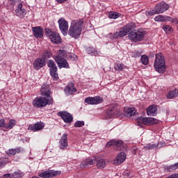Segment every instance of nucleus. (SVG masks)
I'll list each match as a JSON object with an SVG mask.
<instances>
[{"label":"nucleus","mask_w":178,"mask_h":178,"mask_svg":"<svg viewBox=\"0 0 178 178\" xmlns=\"http://www.w3.org/2000/svg\"><path fill=\"white\" fill-rule=\"evenodd\" d=\"M41 95L46 97V98L42 97H36L33 101V106H36V108H44V106H47V105L54 104V99L51 97V90L49 89V86L47 85H43L42 86Z\"/></svg>","instance_id":"1"},{"label":"nucleus","mask_w":178,"mask_h":178,"mask_svg":"<svg viewBox=\"0 0 178 178\" xmlns=\"http://www.w3.org/2000/svg\"><path fill=\"white\" fill-rule=\"evenodd\" d=\"M84 21L82 19L72 20L68 30V35L72 38H79L81 35Z\"/></svg>","instance_id":"2"},{"label":"nucleus","mask_w":178,"mask_h":178,"mask_svg":"<svg viewBox=\"0 0 178 178\" xmlns=\"http://www.w3.org/2000/svg\"><path fill=\"white\" fill-rule=\"evenodd\" d=\"M165 63L163 54H162V53L156 54L154 67L158 73H165V72H166Z\"/></svg>","instance_id":"3"},{"label":"nucleus","mask_w":178,"mask_h":178,"mask_svg":"<svg viewBox=\"0 0 178 178\" xmlns=\"http://www.w3.org/2000/svg\"><path fill=\"white\" fill-rule=\"evenodd\" d=\"M45 34L53 44H62V38H60V35L58 32L53 31L49 28H46Z\"/></svg>","instance_id":"4"},{"label":"nucleus","mask_w":178,"mask_h":178,"mask_svg":"<svg viewBox=\"0 0 178 178\" xmlns=\"http://www.w3.org/2000/svg\"><path fill=\"white\" fill-rule=\"evenodd\" d=\"M145 34H147V32L144 31H132L129 33L128 37L131 41H133L134 42H138V41L144 40Z\"/></svg>","instance_id":"5"},{"label":"nucleus","mask_w":178,"mask_h":178,"mask_svg":"<svg viewBox=\"0 0 178 178\" xmlns=\"http://www.w3.org/2000/svg\"><path fill=\"white\" fill-rule=\"evenodd\" d=\"M158 120L154 118H143L140 117L136 119L138 126H153V124H158Z\"/></svg>","instance_id":"6"},{"label":"nucleus","mask_w":178,"mask_h":178,"mask_svg":"<svg viewBox=\"0 0 178 178\" xmlns=\"http://www.w3.org/2000/svg\"><path fill=\"white\" fill-rule=\"evenodd\" d=\"M133 30V25L131 24H128L123 28L120 29L118 32H115L113 34V38H119V37H124L127 35L130 31Z\"/></svg>","instance_id":"7"},{"label":"nucleus","mask_w":178,"mask_h":178,"mask_svg":"<svg viewBox=\"0 0 178 178\" xmlns=\"http://www.w3.org/2000/svg\"><path fill=\"white\" fill-rule=\"evenodd\" d=\"M107 115L110 118H118L120 115V106L116 104L110 106L107 111Z\"/></svg>","instance_id":"8"},{"label":"nucleus","mask_w":178,"mask_h":178,"mask_svg":"<svg viewBox=\"0 0 178 178\" xmlns=\"http://www.w3.org/2000/svg\"><path fill=\"white\" fill-rule=\"evenodd\" d=\"M59 29L63 35H67V30H69V23L64 18H60L58 21Z\"/></svg>","instance_id":"9"},{"label":"nucleus","mask_w":178,"mask_h":178,"mask_svg":"<svg viewBox=\"0 0 178 178\" xmlns=\"http://www.w3.org/2000/svg\"><path fill=\"white\" fill-rule=\"evenodd\" d=\"M48 67H49L50 74L54 79V80H58V67L53 60H49L47 64Z\"/></svg>","instance_id":"10"},{"label":"nucleus","mask_w":178,"mask_h":178,"mask_svg":"<svg viewBox=\"0 0 178 178\" xmlns=\"http://www.w3.org/2000/svg\"><path fill=\"white\" fill-rule=\"evenodd\" d=\"M60 171H54L52 170H49L42 172L39 173V177L43 178H49V177H55V176H59L60 175Z\"/></svg>","instance_id":"11"},{"label":"nucleus","mask_w":178,"mask_h":178,"mask_svg":"<svg viewBox=\"0 0 178 178\" xmlns=\"http://www.w3.org/2000/svg\"><path fill=\"white\" fill-rule=\"evenodd\" d=\"M58 115L60 116L65 123H72V122H73V115L66 111H60Z\"/></svg>","instance_id":"12"},{"label":"nucleus","mask_w":178,"mask_h":178,"mask_svg":"<svg viewBox=\"0 0 178 178\" xmlns=\"http://www.w3.org/2000/svg\"><path fill=\"white\" fill-rule=\"evenodd\" d=\"M155 8L156 13L159 15L161 13H164V12H166V10L169 9V6L165 2H161L157 3Z\"/></svg>","instance_id":"13"},{"label":"nucleus","mask_w":178,"mask_h":178,"mask_svg":"<svg viewBox=\"0 0 178 178\" xmlns=\"http://www.w3.org/2000/svg\"><path fill=\"white\" fill-rule=\"evenodd\" d=\"M56 63L58 65V67H64L65 69H69V63L64 58H60L59 56H56L54 58Z\"/></svg>","instance_id":"14"},{"label":"nucleus","mask_w":178,"mask_h":178,"mask_svg":"<svg viewBox=\"0 0 178 178\" xmlns=\"http://www.w3.org/2000/svg\"><path fill=\"white\" fill-rule=\"evenodd\" d=\"M104 99L101 97H87L85 99V102L89 105H97V104H101Z\"/></svg>","instance_id":"15"},{"label":"nucleus","mask_w":178,"mask_h":178,"mask_svg":"<svg viewBox=\"0 0 178 178\" xmlns=\"http://www.w3.org/2000/svg\"><path fill=\"white\" fill-rule=\"evenodd\" d=\"M32 31L35 38H42V37H44V29H42L41 26L33 27Z\"/></svg>","instance_id":"16"},{"label":"nucleus","mask_w":178,"mask_h":178,"mask_svg":"<svg viewBox=\"0 0 178 178\" xmlns=\"http://www.w3.org/2000/svg\"><path fill=\"white\" fill-rule=\"evenodd\" d=\"M126 161V153L124 152H120L118 154V156L115 157L113 165H121V163H123Z\"/></svg>","instance_id":"17"},{"label":"nucleus","mask_w":178,"mask_h":178,"mask_svg":"<svg viewBox=\"0 0 178 178\" xmlns=\"http://www.w3.org/2000/svg\"><path fill=\"white\" fill-rule=\"evenodd\" d=\"M15 15L20 19H23L26 16V10L23 8V4L22 3H19L17 8L15 10Z\"/></svg>","instance_id":"18"},{"label":"nucleus","mask_w":178,"mask_h":178,"mask_svg":"<svg viewBox=\"0 0 178 178\" xmlns=\"http://www.w3.org/2000/svg\"><path fill=\"white\" fill-rule=\"evenodd\" d=\"M44 66H45V61L43 58H38L33 62V69L35 70H40Z\"/></svg>","instance_id":"19"},{"label":"nucleus","mask_w":178,"mask_h":178,"mask_svg":"<svg viewBox=\"0 0 178 178\" xmlns=\"http://www.w3.org/2000/svg\"><path fill=\"white\" fill-rule=\"evenodd\" d=\"M45 127V124H43V122H37L33 126H31L28 128V130H31V131H38L40 130H42L44 127Z\"/></svg>","instance_id":"20"},{"label":"nucleus","mask_w":178,"mask_h":178,"mask_svg":"<svg viewBox=\"0 0 178 178\" xmlns=\"http://www.w3.org/2000/svg\"><path fill=\"white\" fill-rule=\"evenodd\" d=\"M60 149H65L67 148V134H64L60 139Z\"/></svg>","instance_id":"21"},{"label":"nucleus","mask_w":178,"mask_h":178,"mask_svg":"<svg viewBox=\"0 0 178 178\" xmlns=\"http://www.w3.org/2000/svg\"><path fill=\"white\" fill-rule=\"evenodd\" d=\"M147 113L148 116H156V113H158L156 106H149L147 109Z\"/></svg>","instance_id":"22"},{"label":"nucleus","mask_w":178,"mask_h":178,"mask_svg":"<svg viewBox=\"0 0 178 178\" xmlns=\"http://www.w3.org/2000/svg\"><path fill=\"white\" fill-rule=\"evenodd\" d=\"M95 163V160L94 159H86L81 162L80 164L81 168H87V166H91Z\"/></svg>","instance_id":"23"},{"label":"nucleus","mask_w":178,"mask_h":178,"mask_svg":"<svg viewBox=\"0 0 178 178\" xmlns=\"http://www.w3.org/2000/svg\"><path fill=\"white\" fill-rule=\"evenodd\" d=\"M65 91L68 92V94H73V92H76L77 90H76V87H74V83H70L65 88Z\"/></svg>","instance_id":"24"},{"label":"nucleus","mask_w":178,"mask_h":178,"mask_svg":"<svg viewBox=\"0 0 178 178\" xmlns=\"http://www.w3.org/2000/svg\"><path fill=\"white\" fill-rule=\"evenodd\" d=\"M124 114L127 118H131L136 114V111L134 108H129L124 110Z\"/></svg>","instance_id":"25"},{"label":"nucleus","mask_w":178,"mask_h":178,"mask_svg":"<svg viewBox=\"0 0 178 178\" xmlns=\"http://www.w3.org/2000/svg\"><path fill=\"white\" fill-rule=\"evenodd\" d=\"M96 165L99 169H104L106 166V161L104 159H100L97 161Z\"/></svg>","instance_id":"26"},{"label":"nucleus","mask_w":178,"mask_h":178,"mask_svg":"<svg viewBox=\"0 0 178 178\" xmlns=\"http://www.w3.org/2000/svg\"><path fill=\"white\" fill-rule=\"evenodd\" d=\"M175 97H178V90L177 89L170 91L167 95V98H168V99H172V98H175Z\"/></svg>","instance_id":"27"},{"label":"nucleus","mask_w":178,"mask_h":178,"mask_svg":"<svg viewBox=\"0 0 178 178\" xmlns=\"http://www.w3.org/2000/svg\"><path fill=\"white\" fill-rule=\"evenodd\" d=\"M168 17H165L163 15H157L154 17V20L156 22H158L159 23H161L162 22H167Z\"/></svg>","instance_id":"28"},{"label":"nucleus","mask_w":178,"mask_h":178,"mask_svg":"<svg viewBox=\"0 0 178 178\" xmlns=\"http://www.w3.org/2000/svg\"><path fill=\"white\" fill-rule=\"evenodd\" d=\"M109 19H118V17H120V14L116 12H110L108 13Z\"/></svg>","instance_id":"29"},{"label":"nucleus","mask_w":178,"mask_h":178,"mask_svg":"<svg viewBox=\"0 0 178 178\" xmlns=\"http://www.w3.org/2000/svg\"><path fill=\"white\" fill-rule=\"evenodd\" d=\"M9 163V159L6 157L0 158V169L1 168H3L6 163Z\"/></svg>","instance_id":"30"},{"label":"nucleus","mask_w":178,"mask_h":178,"mask_svg":"<svg viewBox=\"0 0 178 178\" xmlns=\"http://www.w3.org/2000/svg\"><path fill=\"white\" fill-rule=\"evenodd\" d=\"M67 59H69L70 60H77V56L73 53H68L66 55Z\"/></svg>","instance_id":"31"},{"label":"nucleus","mask_w":178,"mask_h":178,"mask_svg":"<svg viewBox=\"0 0 178 178\" xmlns=\"http://www.w3.org/2000/svg\"><path fill=\"white\" fill-rule=\"evenodd\" d=\"M52 56V53H51V51H44V54H43V59L46 62L47 60H48L49 58H51Z\"/></svg>","instance_id":"32"},{"label":"nucleus","mask_w":178,"mask_h":178,"mask_svg":"<svg viewBox=\"0 0 178 178\" xmlns=\"http://www.w3.org/2000/svg\"><path fill=\"white\" fill-rule=\"evenodd\" d=\"M140 60L143 65H148V63L149 62V58L146 55H143L141 56Z\"/></svg>","instance_id":"33"},{"label":"nucleus","mask_w":178,"mask_h":178,"mask_svg":"<svg viewBox=\"0 0 178 178\" xmlns=\"http://www.w3.org/2000/svg\"><path fill=\"white\" fill-rule=\"evenodd\" d=\"M163 30H164L165 33H173V29L171 28V26L169 25L163 26Z\"/></svg>","instance_id":"34"},{"label":"nucleus","mask_w":178,"mask_h":178,"mask_svg":"<svg viewBox=\"0 0 178 178\" xmlns=\"http://www.w3.org/2000/svg\"><path fill=\"white\" fill-rule=\"evenodd\" d=\"M16 124V120H10L8 122V125L7 124V127H6V129H13V127Z\"/></svg>","instance_id":"35"},{"label":"nucleus","mask_w":178,"mask_h":178,"mask_svg":"<svg viewBox=\"0 0 178 178\" xmlns=\"http://www.w3.org/2000/svg\"><path fill=\"white\" fill-rule=\"evenodd\" d=\"M114 68L118 72H122L123 70V64H120L119 63H115L114 65Z\"/></svg>","instance_id":"36"},{"label":"nucleus","mask_w":178,"mask_h":178,"mask_svg":"<svg viewBox=\"0 0 178 178\" xmlns=\"http://www.w3.org/2000/svg\"><path fill=\"white\" fill-rule=\"evenodd\" d=\"M87 52L89 55H92V56H94V55L95 56H97V55H98V52L92 49L91 47L87 49Z\"/></svg>","instance_id":"37"},{"label":"nucleus","mask_w":178,"mask_h":178,"mask_svg":"<svg viewBox=\"0 0 178 178\" xmlns=\"http://www.w3.org/2000/svg\"><path fill=\"white\" fill-rule=\"evenodd\" d=\"M67 52L65 50H59L58 51V55L56 56H59V58H66V56L67 55Z\"/></svg>","instance_id":"38"},{"label":"nucleus","mask_w":178,"mask_h":178,"mask_svg":"<svg viewBox=\"0 0 178 178\" xmlns=\"http://www.w3.org/2000/svg\"><path fill=\"white\" fill-rule=\"evenodd\" d=\"M23 177V174L20 172H15L13 174V178H22Z\"/></svg>","instance_id":"39"},{"label":"nucleus","mask_w":178,"mask_h":178,"mask_svg":"<svg viewBox=\"0 0 178 178\" xmlns=\"http://www.w3.org/2000/svg\"><path fill=\"white\" fill-rule=\"evenodd\" d=\"M146 149H154V148H156V144H147L145 146Z\"/></svg>","instance_id":"40"},{"label":"nucleus","mask_w":178,"mask_h":178,"mask_svg":"<svg viewBox=\"0 0 178 178\" xmlns=\"http://www.w3.org/2000/svg\"><path fill=\"white\" fill-rule=\"evenodd\" d=\"M84 126V121H76L74 124V127H83Z\"/></svg>","instance_id":"41"},{"label":"nucleus","mask_w":178,"mask_h":178,"mask_svg":"<svg viewBox=\"0 0 178 178\" xmlns=\"http://www.w3.org/2000/svg\"><path fill=\"white\" fill-rule=\"evenodd\" d=\"M167 22H172V23H175V24H177V18H172L170 17H167Z\"/></svg>","instance_id":"42"},{"label":"nucleus","mask_w":178,"mask_h":178,"mask_svg":"<svg viewBox=\"0 0 178 178\" xmlns=\"http://www.w3.org/2000/svg\"><path fill=\"white\" fill-rule=\"evenodd\" d=\"M149 16H154V15H159L158 13H156V8H154V10H152L149 12H147V14Z\"/></svg>","instance_id":"43"},{"label":"nucleus","mask_w":178,"mask_h":178,"mask_svg":"<svg viewBox=\"0 0 178 178\" xmlns=\"http://www.w3.org/2000/svg\"><path fill=\"white\" fill-rule=\"evenodd\" d=\"M7 126H8V124H6V123H5L4 119L0 120V127H4L5 129H6Z\"/></svg>","instance_id":"44"},{"label":"nucleus","mask_w":178,"mask_h":178,"mask_svg":"<svg viewBox=\"0 0 178 178\" xmlns=\"http://www.w3.org/2000/svg\"><path fill=\"white\" fill-rule=\"evenodd\" d=\"M116 147H120L122 145H123V141L122 140H115V145Z\"/></svg>","instance_id":"45"},{"label":"nucleus","mask_w":178,"mask_h":178,"mask_svg":"<svg viewBox=\"0 0 178 178\" xmlns=\"http://www.w3.org/2000/svg\"><path fill=\"white\" fill-rule=\"evenodd\" d=\"M115 140H110L109 142H108L106 145V147L107 148H109V147H112V145H115Z\"/></svg>","instance_id":"46"},{"label":"nucleus","mask_w":178,"mask_h":178,"mask_svg":"<svg viewBox=\"0 0 178 178\" xmlns=\"http://www.w3.org/2000/svg\"><path fill=\"white\" fill-rule=\"evenodd\" d=\"M16 154V151L15 150V149H10L7 152V155H15Z\"/></svg>","instance_id":"47"},{"label":"nucleus","mask_w":178,"mask_h":178,"mask_svg":"<svg viewBox=\"0 0 178 178\" xmlns=\"http://www.w3.org/2000/svg\"><path fill=\"white\" fill-rule=\"evenodd\" d=\"M176 169H178V163H176L175 164L170 165L169 170H176Z\"/></svg>","instance_id":"48"},{"label":"nucleus","mask_w":178,"mask_h":178,"mask_svg":"<svg viewBox=\"0 0 178 178\" xmlns=\"http://www.w3.org/2000/svg\"><path fill=\"white\" fill-rule=\"evenodd\" d=\"M165 142H159L157 145H156V148H162V147H165Z\"/></svg>","instance_id":"49"},{"label":"nucleus","mask_w":178,"mask_h":178,"mask_svg":"<svg viewBox=\"0 0 178 178\" xmlns=\"http://www.w3.org/2000/svg\"><path fill=\"white\" fill-rule=\"evenodd\" d=\"M123 175L125 176L127 178L131 177V175H130V172L129 171H124L123 172Z\"/></svg>","instance_id":"50"},{"label":"nucleus","mask_w":178,"mask_h":178,"mask_svg":"<svg viewBox=\"0 0 178 178\" xmlns=\"http://www.w3.org/2000/svg\"><path fill=\"white\" fill-rule=\"evenodd\" d=\"M3 177L4 178H13V175H10V173L5 174L3 175Z\"/></svg>","instance_id":"51"},{"label":"nucleus","mask_w":178,"mask_h":178,"mask_svg":"<svg viewBox=\"0 0 178 178\" xmlns=\"http://www.w3.org/2000/svg\"><path fill=\"white\" fill-rule=\"evenodd\" d=\"M8 1L10 3V5H15V3L17 2V0H8Z\"/></svg>","instance_id":"52"},{"label":"nucleus","mask_w":178,"mask_h":178,"mask_svg":"<svg viewBox=\"0 0 178 178\" xmlns=\"http://www.w3.org/2000/svg\"><path fill=\"white\" fill-rule=\"evenodd\" d=\"M15 151V154L17 153L19 154V152H22V149L20 148H17V149H14Z\"/></svg>","instance_id":"53"},{"label":"nucleus","mask_w":178,"mask_h":178,"mask_svg":"<svg viewBox=\"0 0 178 178\" xmlns=\"http://www.w3.org/2000/svg\"><path fill=\"white\" fill-rule=\"evenodd\" d=\"M140 55H141V53H140L138 51H136V54H135L136 58L140 57Z\"/></svg>","instance_id":"54"},{"label":"nucleus","mask_w":178,"mask_h":178,"mask_svg":"<svg viewBox=\"0 0 178 178\" xmlns=\"http://www.w3.org/2000/svg\"><path fill=\"white\" fill-rule=\"evenodd\" d=\"M67 0H56V2L58 3H63V2H66Z\"/></svg>","instance_id":"55"}]
</instances>
